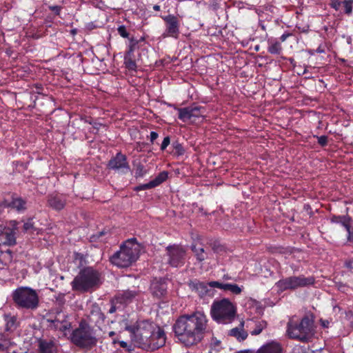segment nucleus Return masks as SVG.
<instances>
[{
    "label": "nucleus",
    "instance_id": "nucleus-32",
    "mask_svg": "<svg viewBox=\"0 0 353 353\" xmlns=\"http://www.w3.org/2000/svg\"><path fill=\"white\" fill-rule=\"evenodd\" d=\"M267 326V323L264 321H259L255 323V328L251 331L252 335H258L259 334L263 329H265Z\"/></svg>",
    "mask_w": 353,
    "mask_h": 353
},
{
    "label": "nucleus",
    "instance_id": "nucleus-29",
    "mask_svg": "<svg viewBox=\"0 0 353 353\" xmlns=\"http://www.w3.org/2000/svg\"><path fill=\"white\" fill-rule=\"evenodd\" d=\"M192 250L194 253L198 261L202 262L207 259V254L205 252L203 248H196V246L193 245Z\"/></svg>",
    "mask_w": 353,
    "mask_h": 353
},
{
    "label": "nucleus",
    "instance_id": "nucleus-1",
    "mask_svg": "<svg viewBox=\"0 0 353 353\" xmlns=\"http://www.w3.org/2000/svg\"><path fill=\"white\" fill-rule=\"evenodd\" d=\"M174 330L186 346L199 343L204 335L210 332L207 316L201 312L179 317L174 325Z\"/></svg>",
    "mask_w": 353,
    "mask_h": 353
},
{
    "label": "nucleus",
    "instance_id": "nucleus-45",
    "mask_svg": "<svg viewBox=\"0 0 353 353\" xmlns=\"http://www.w3.org/2000/svg\"><path fill=\"white\" fill-rule=\"evenodd\" d=\"M56 300L60 306H63L65 303V294H60L56 297Z\"/></svg>",
    "mask_w": 353,
    "mask_h": 353
},
{
    "label": "nucleus",
    "instance_id": "nucleus-47",
    "mask_svg": "<svg viewBox=\"0 0 353 353\" xmlns=\"http://www.w3.org/2000/svg\"><path fill=\"white\" fill-rule=\"evenodd\" d=\"M318 143L322 146H325L327 143V137L321 136L318 137Z\"/></svg>",
    "mask_w": 353,
    "mask_h": 353
},
{
    "label": "nucleus",
    "instance_id": "nucleus-2",
    "mask_svg": "<svg viewBox=\"0 0 353 353\" xmlns=\"http://www.w3.org/2000/svg\"><path fill=\"white\" fill-rule=\"evenodd\" d=\"M315 333L314 321L312 315H305L300 321L295 316L289 319L286 335L290 339L307 343L313 339Z\"/></svg>",
    "mask_w": 353,
    "mask_h": 353
},
{
    "label": "nucleus",
    "instance_id": "nucleus-15",
    "mask_svg": "<svg viewBox=\"0 0 353 353\" xmlns=\"http://www.w3.org/2000/svg\"><path fill=\"white\" fill-rule=\"evenodd\" d=\"M50 327L61 332H65L71 328V323L68 320V316L61 312H57L53 319H48Z\"/></svg>",
    "mask_w": 353,
    "mask_h": 353
},
{
    "label": "nucleus",
    "instance_id": "nucleus-20",
    "mask_svg": "<svg viewBox=\"0 0 353 353\" xmlns=\"http://www.w3.org/2000/svg\"><path fill=\"white\" fill-rule=\"evenodd\" d=\"M8 208L17 210L18 212H23L27 209V201L16 194L12 195V200L8 201Z\"/></svg>",
    "mask_w": 353,
    "mask_h": 353
},
{
    "label": "nucleus",
    "instance_id": "nucleus-34",
    "mask_svg": "<svg viewBox=\"0 0 353 353\" xmlns=\"http://www.w3.org/2000/svg\"><path fill=\"white\" fill-rule=\"evenodd\" d=\"M4 258L6 260L5 263H3V261L0 259V269L3 268L4 265H6L8 264V263H10L12 261V252L10 250H8L5 252Z\"/></svg>",
    "mask_w": 353,
    "mask_h": 353
},
{
    "label": "nucleus",
    "instance_id": "nucleus-41",
    "mask_svg": "<svg viewBox=\"0 0 353 353\" xmlns=\"http://www.w3.org/2000/svg\"><path fill=\"white\" fill-rule=\"evenodd\" d=\"M172 146L174 147V148L176 150V152L178 155H181L183 154L184 150L180 143H179L177 142L173 143Z\"/></svg>",
    "mask_w": 353,
    "mask_h": 353
},
{
    "label": "nucleus",
    "instance_id": "nucleus-42",
    "mask_svg": "<svg viewBox=\"0 0 353 353\" xmlns=\"http://www.w3.org/2000/svg\"><path fill=\"white\" fill-rule=\"evenodd\" d=\"M342 3L343 2L340 1L339 0H331L330 6L335 10L338 11L340 10L342 6Z\"/></svg>",
    "mask_w": 353,
    "mask_h": 353
},
{
    "label": "nucleus",
    "instance_id": "nucleus-6",
    "mask_svg": "<svg viewBox=\"0 0 353 353\" xmlns=\"http://www.w3.org/2000/svg\"><path fill=\"white\" fill-rule=\"evenodd\" d=\"M70 340L76 346L88 349L94 347L97 342L92 327L84 319L81 320L79 327L72 331Z\"/></svg>",
    "mask_w": 353,
    "mask_h": 353
},
{
    "label": "nucleus",
    "instance_id": "nucleus-64",
    "mask_svg": "<svg viewBox=\"0 0 353 353\" xmlns=\"http://www.w3.org/2000/svg\"><path fill=\"white\" fill-rule=\"evenodd\" d=\"M108 166L110 165V161L107 164Z\"/></svg>",
    "mask_w": 353,
    "mask_h": 353
},
{
    "label": "nucleus",
    "instance_id": "nucleus-30",
    "mask_svg": "<svg viewBox=\"0 0 353 353\" xmlns=\"http://www.w3.org/2000/svg\"><path fill=\"white\" fill-rule=\"evenodd\" d=\"M168 176V172L166 171H163L160 172L158 176H157L153 180H152V183L154 185V187H157L161 183L164 182Z\"/></svg>",
    "mask_w": 353,
    "mask_h": 353
},
{
    "label": "nucleus",
    "instance_id": "nucleus-4",
    "mask_svg": "<svg viewBox=\"0 0 353 353\" xmlns=\"http://www.w3.org/2000/svg\"><path fill=\"white\" fill-rule=\"evenodd\" d=\"M100 274L98 271L91 267L81 269L71 282L72 289L74 291L82 293L88 292L99 286Z\"/></svg>",
    "mask_w": 353,
    "mask_h": 353
},
{
    "label": "nucleus",
    "instance_id": "nucleus-5",
    "mask_svg": "<svg viewBox=\"0 0 353 353\" xmlns=\"http://www.w3.org/2000/svg\"><path fill=\"white\" fill-rule=\"evenodd\" d=\"M127 329L132 334V341L134 345L147 350L150 347L149 339L157 329V325L149 321H142L138 322L136 326L128 327Z\"/></svg>",
    "mask_w": 353,
    "mask_h": 353
},
{
    "label": "nucleus",
    "instance_id": "nucleus-53",
    "mask_svg": "<svg viewBox=\"0 0 353 353\" xmlns=\"http://www.w3.org/2000/svg\"><path fill=\"white\" fill-rule=\"evenodd\" d=\"M320 323H321L322 327H328L329 325H330V322L328 320L321 319L320 320Z\"/></svg>",
    "mask_w": 353,
    "mask_h": 353
},
{
    "label": "nucleus",
    "instance_id": "nucleus-12",
    "mask_svg": "<svg viewBox=\"0 0 353 353\" xmlns=\"http://www.w3.org/2000/svg\"><path fill=\"white\" fill-rule=\"evenodd\" d=\"M87 322L91 325V327L94 325L104 332L108 331L109 320L106 319L105 315L98 307L92 308L90 311Z\"/></svg>",
    "mask_w": 353,
    "mask_h": 353
},
{
    "label": "nucleus",
    "instance_id": "nucleus-62",
    "mask_svg": "<svg viewBox=\"0 0 353 353\" xmlns=\"http://www.w3.org/2000/svg\"><path fill=\"white\" fill-rule=\"evenodd\" d=\"M70 32H71V34H72L74 35V34H77V29H73V30H72L70 31Z\"/></svg>",
    "mask_w": 353,
    "mask_h": 353
},
{
    "label": "nucleus",
    "instance_id": "nucleus-25",
    "mask_svg": "<svg viewBox=\"0 0 353 353\" xmlns=\"http://www.w3.org/2000/svg\"><path fill=\"white\" fill-rule=\"evenodd\" d=\"M124 63L129 70L135 71L137 65L133 53L127 52L124 57Z\"/></svg>",
    "mask_w": 353,
    "mask_h": 353
},
{
    "label": "nucleus",
    "instance_id": "nucleus-22",
    "mask_svg": "<svg viewBox=\"0 0 353 353\" xmlns=\"http://www.w3.org/2000/svg\"><path fill=\"white\" fill-rule=\"evenodd\" d=\"M3 243L8 246H13L16 245V232L14 229L8 228L2 236Z\"/></svg>",
    "mask_w": 353,
    "mask_h": 353
},
{
    "label": "nucleus",
    "instance_id": "nucleus-56",
    "mask_svg": "<svg viewBox=\"0 0 353 353\" xmlns=\"http://www.w3.org/2000/svg\"><path fill=\"white\" fill-rule=\"evenodd\" d=\"M8 227H6L2 224H0V236H2L6 230L8 229Z\"/></svg>",
    "mask_w": 353,
    "mask_h": 353
},
{
    "label": "nucleus",
    "instance_id": "nucleus-18",
    "mask_svg": "<svg viewBox=\"0 0 353 353\" xmlns=\"http://www.w3.org/2000/svg\"><path fill=\"white\" fill-rule=\"evenodd\" d=\"M150 291L152 294L161 299L167 293V283L165 279H154L150 285Z\"/></svg>",
    "mask_w": 353,
    "mask_h": 353
},
{
    "label": "nucleus",
    "instance_id": "nucleus-39",
    "mask_svg": "<svg viewBox=\"0 0 353 353\" xmlns=\"http://www.w3.org/2000/svg\"><path fill=\"white\" fill-rule=\"evenodd\" d=\"M137 43L138 41L137 39H134L133 38L130 39L129 50L127 52L133 53L134 50L137 47Z\"/></svg>",
    "mask_w": 353,
    "mask_h": 353
},
{
    "label": "nucleus",
    "instance_id": "nucleus-28",
    "mask_svg": "<svg viewBox=\"0 0 353 353\" xmlns=\"http://www.w3.org/2000/svg\"><path fill=\"white\" fill-rule=\"evenodd\" d=\"M282 50L280 42L277 41H269L268 52L271 54H279Z\"/></svg>",
    "mask_w": 353,
    "mask_h": 353
},
{
    "label": "nucleus",
    "instance_id": "nucleus-14",
    "mask_svg": "<svg viewBox=\"0 0 353 353\" xmlns=\"http://www.w3.org/2000/svg\"><path fill=\"white\" fill-rule=\"evenodd\" d=\"M165 339L164 330L157 325V329L149 339L148 345H150V347H148L147 351H154L163 347L165 343Z\"/></svg>",
    "mask_w": 353,
    "mask_h": 353
},
{
    "label": "nucleus",
    "instance_id": "nucleus-9",
    "mask_svg": "<svg viewBox=\"0 0 353 353\" xmlns=\"http://www.w3.org/2000/svg\"><path fill=\"white\" fill-rule=\"evenodd\" d=\"M314 283V278L312 276L305 277L303 275L292 276L280 279L276 283V286L280 291L288 290H296L299 288H303L311 285Z\"/></svg>",
    "mask_w": 353,
    "mask_h": 353
},
{
    "label": "nucleus",
    "instance_id": "nucleus-50",
    "mask_svg": "<svg viewBox=\"0 0 353 353\" xmlns=\"http://www.w3.org/2000/svg\"><path fill=\"white\" fill-rule=\"evenodd\" d=\"M34 87L35 88L36 92L38 94H41V92L43 90V86L41 83H36L34 85Z\"/></svg>",
    "mask_w": 353,
    "mask_h": 353
},
{
    "label": "nucleus",
    "instance_id": "nucleus-17",
    "mask_svg": "<svg viewBox=\"0 0 353 353\" xmlns=\"http://www.w3.org/2000/svg\"><path fill=\"white\" fill-rule=\"evenodd\" d=\"M112 170L121 174H125L130 171V165L125 155L121 152L117 154L116 157L112 159Z\"/></svg>",
    "mask_w": 353,
    "mask_h": 353
},
{
    "label": "nucleus",
    "instance_id": "nucleus-3",
    "mask_svg": "<svg viewBox=\"0 0 353 353\" xmlns=\"http://www.w3.org/2000/svg\"><path fill=\"white\" fill-rule=\"evenodd\" d=\"M140 252V244L134 239L128 240L112 256V263L119 268L129 267L139 259Z\"/></svg>",
    "mask_w": 353,
    "mask_h": 353
},
{
    "label": "nucleus",
    "instance_id": "nucleus-21",
    "mask_svg": "<svg viewBox=\"0 0 353 353\" xmlns=\"http://www.w3.org/2000/svg\"><path fill=\"white\" fill-rule=\"evenodd\" d=\"M283 348L277 341H272L262 345L255 353H283Z\"/></svg>",
    "mask_w": 353,
    "mask_h": 353
},
{
    "label": "nucleus",
    "instance_id": "nucleus-16",
    "mask_svg": "<svg viewBox=\"0 0 353 353\" xmlns=\"http://www.w3.org/2000/svg\"><path fill=\"white\" fill-rule=\"evenodd\" d=\"M66 205V198L58 193L50 194L47 196V205L55 211H61Z\"/></svg>",
    "mask_w": 353,
    "mask_h": 353
},
{
    "label": "nucleus",
    "instance_id": "nucleus-23",
    "mask_svg": "<svg viewBox=\"0 0 353 353\" xmlns=\"http://www.w3.org/2000/svg\"><path fill=\"white\" fill-rule=\"evenodd\" d=\"M189 285L200 296H203L208 293V287L209 286L208 283L195 281L191 282Z\"/></svg>",
    "mask_w": 353,
    "mask_h": 353
},
{
    "label": "nucleus",
    "instance_id": "nucleus-27",
    "mask_svg": "<svg viewBox=\"0 0 353 353\" xmlns=\"http://www.w3.org/2000/svg\"><path fill=\"white\" fill-rule=\"evenodd\" d=\"M10 345L11 340L9 334L0 332V352L8 350Z\"/></svg>",
    "mask_w": 353,
    "mask_h": 353
},
{
    "label": "nucleus",
    "instance_id": "nucleus-43",
    "mask_svg": "<svg viewBox=\"0 0 353 353\" xmlns=\"http://www.w3.org/2000/svg\"><path fill=\"white\" fill-rule=\"evenodd\" d=\"M225 283H220L219 281H211L208 283L210 287L216 288L225 290Z\"/></svg>",
    "mask_w": 353,
    "mask_h": 353
},
{
    "label": "nucleus",
    "instance_id": "nucleus-10",
    "mask_svg": "<svg viewBox=\"0 0 353 353\" xmlns=\"http://www.w3.org/2000/svg\"><path fill=\"white\" fill-rule=\"evenodd\" d=\"M179 119L183 122H189L192 124L199 123L202 121L204 108L201 106L191 105L183 108H176Z\"/></svg>",
    "mask_w": 353,
    "mask_h": 353
},
{
    "label": "nucleus",
    "instance_id": "nucleus-19",
    "mask_svg": "<svg viewBox=\"0 0 353 353\" xmlns=\"http://www.w3.org/2000/svg\"><path fill=\"white\" fill-rule=\"evenodd\" d=\"M38 353H57L58 348L56 343L52 339H38Z\"/></svg>",
    "mask_w": 353,
    "mask_h": 353
},
{
    "label": "nucleus",
    "instance_id": "nucleus-46",
    "mask_svg": "<svg viewBox=\"0 0 353 353\" xmlns=\"http://www.w3.org/2000/svg\"><path fill=\"white\" fill-rule=\"evenodd\" d=\"M345 231L347 232V239L348 241L353 243V228H351L350 225L348 226V229H346Z\"/></svg>",
    "mask_w": 353,
    "mask_h": 353
},
{
    "label": "nucleus",
    "instance_id": "nucleus-58",
    "mask_svg": "<svg viewBox=\"0 0 353 353\" xmlns=\"http://www.w3.org/2000/svg\"><path fill=\"white\" fill-rule=\"evenodd\" d=\"M316 52L318 53H323L324 52V50L323 48H321V46H319L317 49H316Z\"/></svg>",
    "mask_w": 353,
    "mask_h": 353
},
{
    "label": "nucleus",
    "instance_id": "nucleus-61",
    "mask_svg": "<svg viewBox=\"0 0 353 353\" xmlns=\"http://www.w3.org/2000/svg\"><path fill=\"white\" fill-rule=\"evenodd\" d=\"M136 190L137 191H140V190H144L143 189H142V185H140L139 186H137L136 188H135Z\"/></svg>",
    "mask_w": 353,
    "mask_h": 353
},
{
    "label": "nucleus",
    "instance_id": "nucleus-54",
    "mask_svg": "<svg viewBox=\"0 0 353 353\" xmlns=\"http://www.w3.org/2000/svg\"><path fill=\"white\" fill-rule=\"evenodd\" d=\"M157 138H158V134L156 132L152 131V132H150V141H151V142H153Z\"/></svg>",
    "mask_w": 353,
    "mask_h": 353
},
{
    "label": "nucleus",
    "instance_id": "nucleus-52",
    "mask_svg": "<svg viewBox=\"0 0 353 353\" xmlns=\"http://www.w3.org/2000/svg\"><path fill=\"white\" fill-rule=\"evenodd\" d=\"M345 267L350 270H353V260L347 261L345 263Z\"/></svg>",
    "mask_w": 353,
    "mask_h": 353
},
{
    "label": "nucleus",
    "instance_id": "nucleus-8",
    "mask_svg": "<svg viewBox=\"0 0 353 353\" xmlns=\"http://www.w3.org/2000/svg\"><path fill=\"white\" fill-rule=\"evenodd\" d=\"M236 308L228 299L214 301L211 305V316L219 323L228 324L236 317Z\"/></svg>",
    "mask_w": 353,
    "mask_h": 353
},
{
    "label": "nucleus",
    "instance_id": "nucleus-11",
    "mask_svg": "<svg viewBox=\"0 0 353 353\" xmlns=\"http://www.w3.org/2000/svg\"><path fill=\"white\" fill-rule=\"evenodd\" d=\"M165 260L172 267H180L185 263V250L179 245H174L166 248Z\"/></svg>",
    "mask_w": 353,
    "mask_h": 353
},
{
    "label": "nucleus",
    "instance_id": "nucleus-40",
    "mask_svg": "<svg viewBox=\"0 0 353 353\" xmlns=\"http://www.w3.org/2000/svg\"><path fill=\"white\" fill-rule=\"evenodd\" d=\"M48 8L57 16L60 15L61 11L62 10V7L61 6H49Z\"/></svg>",
    "mask_w": 353,
    "mask_h": 353
},
{
    "label": "nucleus",
    "instance_id": "nucleus-36",
    "mask_svg": "<svg viewBox=\"0 0 353 353\" xmlns=\"http://www.w3.org/2000/svg\"><path fill=\"white\" fill-rule=\"evenodd\" d=\"M74 261L79 266H82L85 262V256L83 254L79 252L74 253Z\"/></svg>",
    "mask_w": 353,
    "mask_h": 353
},
{
    "label": "nucleus",
    "instance_id": "nucleus-49",
    "mask_svg": "<svg viewBox=\"0 0 353 353\" xmlns=\"http://www.w3.org/2000/svg\"><path fill=\"white\" fill-rule=\"evenodd\" d=\"M6 208H8V201L3 200L0 203V215L3 212Z\"/></svg>",
    "mask_w": 353,
    "mask_h": 353
},
{
    "label": "nucleus",
    "instance_id": "nucleus-24",
    "mask_svg": "<svg viewBox=\"0 0 353 353\" xmlns=\"http://www.w3.org/2000/svg\"><path fill=\"white\" fill-rule=\"evenodd\" d=\"M244 322H241V327H234L230 331V336L235 337L239 341H244L248 337V333L243 329Z\"/></svg>",
    "mask_w": 353,
    "mask_h": 353
},
{
    "label": "nucleus",
    "instance_id": "nucleus-31",
    "mask_svg": "<svg viewBox=\"0 0 353 353\" xmlns=\"http://www.w3.org/2000/svg\"><path fill=\"white\" fill-rule=\"evenodd\" d=\"M6 331H10L16 328V322H17V317L13 316H6Z\"/></svg>",
    "mask_w": 353,
    "mask_h": 353
},
{
    "label": "nucleus",
    "instance_id": "nucleus-63",
    "mask_svg": "<svg viewBox=\"0 0 353 353\" xmlns=\"http://www.w3.org/2000/svg\"><path fill=\"white\" fill-rule=\"evenodd\" d=\"M115 310H116L115 307L112 306V310H111L112 313H113L115 311Z\"/></svg>",
    "mask_w": 353,
    "mask_h": 353
},
{
    "label": "nucleus",
    "instance_id": "nucleus-7",
    "mask_svg": "<svg viewBox=\"0 0 353 353\" xmlns=\"http://www.w3.org/2000/svg\"><path fill=\"white\" fill-rule=\"evenodd\" d=\"M12 297L19 308L34 310L39 307V295L35 290L30 287L17 288L13 291Z\"/></svg>",
    "mask_w": 353,
    "mask_h": 353
},
{
    "label": "nucleus",
    "instance_id": "nucleus-44",
    "mask_svg": "<svg viewBox=\"0 0 353 353\" xmlns=\"http://www.w3.org/2000/svg\"><path fill=\"white\" fill-rule=\"evenodd\" d=\"M23 230L28 232L31 229L34 228V223L31 219H28L27 222L23 224Z\"/></svg>",
    "mask_w": 353,
    "mask_h": 353
},
{
    "label": "nucleus",
    "instance_id": "nucleus-35",
    "mask_svg": "<svg viewBox=\"0 0 353 353\" xmlns=\"http://www.w3.org/2000/svg\"><path fill=\"white\" fill-rule=\"evenodd\" d=\"M352 3H353V0H345L344 1H343L342 5L343 6V7L345 8V14H347L348 15L352 14Z\"/></svg>",
    "mask_w": 353,
    "mask_h": 353
},
{
    "label": "nucleus",
    "instance_id": "nucleus-26",
    "mask_svg": "<svg viewBox=\"0 0 353 353\" xmlns=\"http://www.w3.org/2000/svg\"><path fill=\"white\" fill-rule=\"evenodd\" d=\"M350 219L345 216H333L331 218V222L341 225L345 230L348 229Z\"/></svg>",
    "mask_w": 353,
    "mask_h": 353
},
{
    "label": "nucleus",
    "instance_id": "nucleus-57",
    "mask_svg": "<svg viewBox=\"0 0 353 353\" xmlns=\"http://www.w3.org/2000/svg\"><path fill=\"white\" fill-rule=\"evenodd\" d=\"M290 36L289 34H283L281 36L280 39L282 42L285 41L286 39Z\"/></svg>",
    "mask_w": 353,
    "mask_h": 353
},
{
    "label": "nucleus",
    "instance_id": "nucleus-13",
    "mask_svg": "<svg viewBox=\"0 0 353 353\" xmlns=\"http://www.w3.org/2000/svg\"><path fill=\"white\" fill-rule=\"evenodd\" d=\"M165 23V30L163 34V37H171L177 38L179 34V21L176 17L169 14L163 17Z\"/></svg>",
    "mask_w": 353,
    "mask_h": 353
},
{
    "label": "nucleus",
    "instance_id": "nucleus-60",
    "mask_svg": "<svg viewBox=\"0 0 353 353\" xmlns=\"http://www.w3.org/2000/svg\"><path fill=\"white\" fill-rule=\"evenodd\" d=\"M153 9H154V10H156V11H159V10H160V6H158V5H154V6H153Z\"/></svg>",
    "mask_w": 353,
    "mask_h": 353
},
{
    "label": "nucleus",
    "instance_id": "nucleus-51",
    "mask_svg": "<svg viewBox=\"0 0 353 353\" xmlns=\"http://www.w3.org/2000/svg\"><path fill=\"white\" fill-rule=\"evenodd\" d=\"M141 185H142V189H143V190H148V189H151V188H154L152 181H150L149 183H147L145 184H142Z\"/></svg>",
    "mask_w": 353,
    "mask_h": 353
},
{
    "label": "nucleus",
    "instance_id": "nucleus-38",
    "mask_svg": "<svg viewBox=\"0 0 353 353\" xmlns=\"http://www.w3.org/2000/svg\"><path fill=\"white\" fill-rule=\"evenodd\" d=\"M119 35L123 38H128L129 34L124 26H120L117 28Z\"/></svg>",
    "mask_w": 353,
    "mask_h": 353
},
{
    "label": "nucleus",
    "instance_id": "nucleus-55",
    "mask_svg": "<svg viewBox=\"0 0 353 353\" xmlns=\"http://www.w3.org/2000/svg\"><path fill=\"white\" fill-rule=\"evenodd\" d=\"M119 343V345H120V346H121V347H123V348H125V347H128V344H127V343H126V342H125V341H115V340H114V341H113V343H114V344H115V343Z\"/></svg>",
    "mask_w": 353,
    "mask_h": 353
},
{
    "label": "nucleus",
    "instance_id": "nucleus-37",
    "mask_svg": "<svg viewBox=\"0 0 353 353\" xmlns=\"http://www.w3.org/2000/svg\"><path fill=\"white\" fill-rule=\"evenodd\" d=\"M146 173V171L144 168V166L141 163H139L136 165L135 168V176L136 177H141L143 176Z\"/></svg>",
    "mask_w": 353,
    "mask_h": 353
},
{
    "label": "nucleus",
    "instance_id": "nucleus-33",
    "mask_svg": "<svg viewBox=\"0 0 353 353\" xmlns=\"http://www.w3.org/2000/svg\"><path fill=\"white\" fill-rule=\"evenodd\" d=\"M225 291H230L234 294H239L242 289L236 284L225 283L224 284Z\"/></svg>",
    "mask_w": 353,
    "mask_h": 353
},
{
    "label": "nucleus",
    "instance_id": "nucleus-59",
    "mask_svg": "<svg viewBox=\"0 0 353 353\" xmlns=\"http://www.w3.org/2000/svg\"><path fill=\"white\" fill-rule=\"evenodd\" d=\"M87 28H88V29H90V30H91V29L94 28H95V26H93V23H88V24L87 25Z\"/></svg>",
    "mask_w": 353,
    "mask_h": 353
},
{
    "label": "nucleus",
    "instance_id": "nucleus-48",
    "mask_svg": "<svg viewBox=\"0 0 353 353\" xmlns=\"http://www.w3.org/2000/svg\"><path fill=\"white\" fill-rule=\"evenodd\" d=\"M170 137H165L161 143V150H164L168 147V145L170 144Z\"/></svg>",
    "mask_w": 353,
    "mask_h": 353
}]
</instances>
